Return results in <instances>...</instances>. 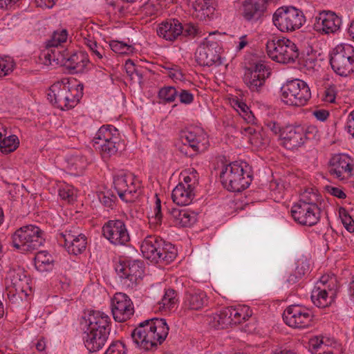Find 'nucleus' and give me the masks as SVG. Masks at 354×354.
<instances>
[{"instance_id": "nucleus-1", "label": "nucleus", "mask_w": 354, "mask_h": 354, "mask_svg": "<svg viewBox=\"0 0 354 354\" xmlns=\"http://www.w3.org/2000/svg\"><path fill=\"white\" fill-rule=\"evenodd\" d=\"M169 327L164 319H151L141 322L131 333L133 342L145 350L160 344L167 337Z\"/></svg>"}, {"instance_id": "nucleus-2", "label": "nucleus", "mask_w": 354, "mask_h": 354, "mask_svg": "<svg viewBox=\"0 0 354 354\" xmlns=\"http://www.w3.org/2000/svg\"><path fill=\"white\" fill-rule=\"evenodd\" d=\"M140 250L145 258L153 263H169L175 259L177 254L176 249L171 243L153 235L147 236L143 240Z\"/></svg>"}, {"instance_id": "nucleus-3", "label": "nucleus", "mask_w": 354, "mask_h": 354, "mask_svg": "<svg viewBox=\"0 0 354 354\" xmlns=\"http://www.w3.org/2000/svg\"><path fill=\"white\" fill-rule=\"evenodd\" d=\"M44 232L35 225L18 228L11 236L12 245L21 252H32L44 245Z\"/></svg>"}, {"instance_id": "nucleus-4", "label": "nucleus", "mask_w": 354, "mask_h": 354, "mask_svg": "<svg viewBox=\"0 0 354 354\" xmlns=\"http://www.w3.org/2000/svg\"><path fill=\"white\" fill-rule=\"evenodd\" d=\"M93 145L104 158H110L124 149L118 129L110 124L102 126L93 140Z\"/></svg>"}, {"instance_id": "nucleus-5", "label": "nucleus", "mask_w": 354, "mask_h": 354, "mask_svg": "<svg viewBox=\"0 0 354 354\" xmlns=\"http://www.w3.org/2000/svg\"><path fill=\"white\" fill-rule=\"evenodd\" d=\"M266 52L271 59L281 64L295 63L299 56L297 45L286 37L269 39Z\"/></svg>"}, {"instance_id": "nucleus-6", "label": "nucleus", "mask_w": 354, "mask_h": 354, "mask_svg": "<svg viewBox=\"0 0 354 354\" xmlns=\"http://www.w3.org/2000/svg\"><path fill=\"white\" fill-rule=\"evenodd\" d=\"M66 41V30L55 31L51 39L47 43L46 48L40 54L39 58L45 65H51L54 67L65 66L66 57V49L62 47V44Z\"/></svg>"}, {"instance_id": "nucleus-7", "label": "nucleus", "mask_w": 354, "mask_h": 354, "mask_svg": "<svg viewBox=\"0 0 354 354\" xmlns=\"http://www.w3.org/2000/svg\"><path fill=\"white\" fill-rule=\"evenodd\" d=\"M66 41V30L55 31L51 39L47 43L46 48L40 54L39 58L45 65H51L54 67L65 66L66 57V49L62 47V44Z\"/></svg>"}, {"instance_id": "nucleus-8", "label": "nucleus", "mask_w": 354, "mask_h": 354, "mask_svg": "<svg viewBox=\"0 0 354 354\" xmlns=\"http://www.w3.org/2000/svg\"><path fill=\"white\" fill-rule=\"evenodd\" d=\"M318 129L314 125H296L286 127L280 134L281 144L288 149L302 146L308 140L315 139Z\"/></svg>"}, {"instance_id": "nucleus-9", "label": "nucleus", "mask_w": 354, "mask_h": 354, "mask_svg": "<svg viewBox=\"0 0 354 354\" xmlns=\"http://www.w3.org/2000/svg\"><path fill=\"white\" fill-rule=\"evenodd\" d=\"M311 97L308 85L303 80L295 79L287 82L281 87V99L291 106H305Z\"/></svg>"}, {"instance_id": "nucleus-10", "label": "nucleus", "mask_w": 354, "mask_h": 354, "mask_svg": "<svg viewBox=\"0 0 354 354\" xmlns=\"http://www.w3.org/2000/svg\"><path fill=\"white\" fill-rule=\"evenodd\" d=\"M303 12L295 7H281L272 15L275 27L283 32H293L299 29L305 23Z\"/></svg>"}, {"instance_id": "nucleus-11", "label": "nucleus", "mask_w": 354, "mask_h": 354, "mask_svg": "<svg viewBox=\"0 0 354 354\" xmlns=\"http://www.w3.org/2000/svg\"><path fill=\"white\" fill-rule=\"evenodd\" d=\"M333 70L340 76L354 72V47L348 44L337 45L330 59Z\"/></svg>"}, {"instance_id": "nucleus-12", "label": "nucleus", "mask_w": 354, "mask_h": 354, "mask_svg": "<svg viewBox=\"0 0 354 354\" xmlns=\"http://www.w3.org/2000/svg\"><path fill=\"white\" fill-rule=\"evenodd\" d=\"M211 175L215 177H252V167L245 162H229L225 157L216 158L212 164Z\"/></svg>"}, {"instance_id": "nucleus-13", "label": "nucleus", "mask_w": 354, "mask_h": 354, "mask_svg": "<svg viewBox=\"0 0 354 354\" xmlns=\"http://www.w3.org/2000/svg\"><path fill=\"white\" fill-rule=\"evenodd\" d=\"M214 35L209 34V37L205 38L196 50V60L201 66H210L221 63L222 48Z\"/></svg>"}, {"instance_id": "nucleus-14", "label": "nucleus", "mask_w": 354, "mask_h": 354, "mask_svg": "<svg viewBox=\"0 0 354 354\" xmlns=\"http://www.w3.org/2000/svg\"><path fill=\"white\" fill-rule=\"evenodd\" d=\"M115 270L122 279V284L131 288L139 282L144 272L142 263L136 260L120 262Z\"/></svg>"}, {"instance_id": "nucleus-15", "label": "nucleus", "mask_w": 354, "mask_h": 354, "mask_svg": "<svg viewBox=\"0 0 354 354\" xmlns=\"http://www.w3.org/2000/svg\"><path fill=\"white\" fill-rule=\"evenodd\" d=\"M111 319L101 311L91 310L84 313L80 322L82 330L98 333H110Z\"/></svg>"}, {"instance_id": "nucleus-16", "label": "nucleus", "mask_w": 354, "mask_h": 354, "mask_svg": "<svg viewBox=\"0 0 354 354\" xmlns=\"http://www.w3.org/2000/svg\"><path fill=\"white\" fill-rule=\"evenodd\" d=\"M102 234L112 245H125L130 235L124 222L120 219L109 220L102 227Z\"/></svg>"}, {"instance_id": "nucleus-17", "label": "nucleus", "mask_w": 354, "mask_h": 354, "mask_svg": "<svg viewBox=\"0 0 354 354\" xmlns=\"http://www.w3.org/2000/svg\"><path fill=\"white\" fill-rule=\"evenodd\" d=\"M342 26V18L335 12L323 10L315 17L313 29L319 35H330L337 33Z\"/></svg>"}, {"instance_id": "nucleus-18", "label": "nucleus", "mask_w": 354, "mask_h": 354, "mask_svg": "<svg viewBox=\"0 0 354 354\" xmlns=\"http://www.w3.org/2000/svg\"><path fill=\"white\" fill-rule=\"evenodd\" d=\"M283 319L290 327L303 328L310 325L313 315L309 309L304 306L292 305L285 310Z\"/></svg>"}, {"instance_id": "nucleus-19", "label": "nucleus", "mask_w": 354, "mask_h": 354, "mask_svg": "<svg viewBox=\"0 0 354 354\" xmlns=\"http://www.w3.org/2000/svg\"><path fill=\"white\" fill-rule=\"evenodd\" d=\"M111 312L118 322L130 319L134 313V308L129 296L122 292L115 293L111 300Z\"/></svg>"}, {"instance_id": "nucleus-20", "label": "nucleus", "mask_w": 354, "mask_h": 354, "mask_svg": "<svg viewBox=\"0 0 354 354\" xmlns=\"http://www.w3.org/2000/svg\"><path fill=\"white\" fill-rule=\"evenodd\" d=\"M320 207H315L300 203L295 204L291 208V215L295 222L301 225L313 226L320 218Z\"/></svg>"}, {"instance_id": "nucleus-21", "label": "nucleus", "mask_w": 354, "mask_h": 354, "mask_svg": "<svg viewBox=\"0 0 354 354\" xmlns=\"http://www.w3.org/2000/svg\"><path fill=\"white\" fill-rule=\"evenodd\" d=\"M113 184L120 198L125 202H131L142 188L140 178H114Z\"/></svg>"}, {"instance_id": "nucleus-22", "label": "nucleus", "mask_w": 354, "mask_h": 354, "mask_svg": "<svg viewBox=\"0 0 354 354\" xmlns=\"http://www.w3.org/2000/svg\"><path fill=\"white\" fill-rule=\"evenodd\" d=\"M198 183L196 178H184L173 189L171 198L173 201L180 206L189 205L194 197L195 185Z\"/></svg>"}, {"instance_id": "nucleus-23", "label": "nucleus", "mask_w": 354, "mask_h": 354, "mask_svg": "<svg viewBox=\"0 0 354 354\" xmlns=\"http://www.w3.org/2000/svg\"><path fill=\"white\" fill-rule=\"evenodd\" d=\"M184 147L188 146L194 152H203L209 146L207 133L201 128H194L185 131L181 136Z\"/></svg>"}, {"instance_id": "nucleus-24", "label": "nucleus", "mask_w": 354, "mask_h": 354, "mask_svg": "<svg viewBox=\"0 0 354 354\" xmlns=\"http://www.w3.org/2000/svg\"><path fill=\"white\" fill-rule=\"evenodd\" d=\"M269 73L263 64H257L252 69H247L243 77V82L252 92H259L264 85Z\"/></svg>"}, {"instance_id": "nucleus-25", "label": "nucleus", "mask_w": 354, "mask_h": 354, "mask_svg": "<svg viewBox=\"0 0 354 354\" xmlns=\"http://www.w3.org/2000/svg\"><path fill=\"white\" fill-rule=\"evenodd\" d=\"M353 160L344 153L335 154L329 161V173L337 177L351 176L353 175Z\"/></svg>"}, {"instance_id": "nucleus-26", "label": "nucleus", "mask_w": 354, "mask_h": 354, "mask_svg": "<svg viewBox=\"0 0 354 354\" xmlns=\"http://www.w3.org/2000/svg\"><path fill=\"white\" fill-rule=\"evenodd\" d=\"M324 277L314 288L312 291L311 300L319 308H325L329 306L335 297V291L331 288L326 290Z\"/></svg>"}, {"instance_id": "nucleus-27", "label": "nucleus", "mask_w": 354, "mask_h": 354, "mask_svg": "<svg viewBox=\"0 0 354 354\" xmlns=\"http://www.w3.org/2000/svg\"><path fill=\"white\" fill-rule=\"evenodd\" d=\"M207 296L202 290L190 289L185 292L183 307L185 310H199L207 305Z\"/></svg>"}, {"instance_id": "nucleus-28", "label": "nucleus", "mask_w": 354, "mask_h": 354, "mask_svg": "<svg viewBox=\"0 0 354 354\" xmlns=\"http://www.w3.org/2000/svg\"><path fill=\"white\" fill-rule=\"evenodd\" d=\"M183 32L182 24L176 19H171L162 22L157 29V33L160 37L171 41L182 36Z\"/></svg>"}, {"instance_id": "nucleus-29", "label": "nucleus", "mask_w": 354, "mask_h": 354, "mask_svg": "<svg viewBox=\"0 0 354 354\" xmlns=\"http://www.w3.org/2000/svg\"><path fill=\"white\" fill-rule=\"evenodd\" d=\"M84 336L85 346L90 352H96L102 348L108 339L109 333H95L90 330H82Z\"/></svg>"}, {"instance_id": "nucleus-30", "label": "nucleus", "mask_w": 354, "mask_h": 354, "mask_svg": "<svg viewBox=\"0 0 354 354\" xmlns=\"http://www.w3.org/2000/svg\"><path fill=\"white\" fill-rule=\"evenodd\" d=\"M89 63L88 55L83 51H77L68 57V73H82Z\"/></svg>"}, {"instance_id": "nucleus-31", "label": "nucleus", "mask_w": 354, "mask_h": 354, "mask_svg": "<svg viewBox=\"0 0 354 354\" xmlns=\"http://www.w3.org/2000/svg\"><path fill=\"white\" fill-rule=\"evenodd\" d=\"M192 17L199 21L206 20L213 14V0H195L192 3Z\"/></svg>"}, {"instance_id": "nucleus-32", "label": "nucleus", "mask_w": 354, "mask_h": 354, "mask_svg": "<svg viewBox=\"0 0 354 354\" xmlns=\"http://www.w3.org/2000/svg\"><path fill=\"white\" fill-rule=\"evenodd\" d=\"M69 241L71 244L68 247V253L77 255L85 250L87 241L84 234L70 230L68 233V242Z\"/></svg>"}, {"instance_id": "nucleus-33", "label": "nucleus", "mask_w": 354, "mask_h": 354, "mask_svg": "<svg viewBox=\"0 0 354 354\" xmlns=\"http://www.w3.org/2000/svg\"><path fill=\"white\" fill-rule=\"evenodd\" d=\"M170 214L174 218L175 224L181 227H189L196 221V214L187 209L172 208Z\"/></svg>"}, {"instance_id": "nucleus-34", "label": "nucleus", "mask_w": 354, "mask_h": 354, "mask_svg": "<svg viewBox=\"0 0 354 354\" xmlns=\"http://www.w3.org/2000/svg\"><path fill=\"white\" fill-rule=\"evenodd\" d=\"M230 315L228 307L224 308L209 317V324L216 329L227 328L231 326Z\"/></svg>"}, {"instance_id": "nucleus-35", "label": "nucleus", "mask_w": 354, "mask_h": 354, "mask_svg": "<svg viewBox=\"0 0 354 354\" xmlns=\"http://www.w3.org/2000/svg\"><path fill=\"white\" fill-rule=\"evenodd\" d=\"M68 109L75 107L83 96V84L77 83L74 78H68Z\"/></svg>"}, {"instance_id": "nucleus-36", "label": "nucleus", "mask_w": 354, "mask_h": 354, "mask_svg": "<svg viewBox=\"0 0 354 354\" xmlns=\"http://www.w3.org/2000/svg\"><path fill=\"white\" fill-rule=\"evenodd\" d=\"M322 196L315 187H305L300 194L299 200L297 203L319 207L322 204Z\"/></svg>"}, {"instance_id": "nucleus-37", "label": "nucleus", "mask_w": 354, "mask_h": 354, "mask_svg": "<svg viewBox=\"0 0 354 354\" xmlns=\"http://www.w3.org/2000/svg\"><path fill=\"white\" fill-rule=\"evenodd\" d=\"M231 321V326L241 324L243 321L247 320L252 316V310L249 306H238L236 307L230 306L228 307Z\"/></svg>"}, {"instance_id": "nucleus-38", "label": "nucleus", "mask_w": 354, "mask_h": 354, "mask_svg": "<svg viewBox=\"0 0 354 354\" xmlns=\"http://www.w3.org/2000/svg\"><path fill=\"white\" fill-rule=\"evenodd\" d=\"M223 186L230 192H241L249 187L251 179L248 178H222Z\"/></svg>"}, {"instance_id": "nucleus-39", "label": "nucleus", "mask_w": 354, "mask_h": 354, "mask_svg": "<svg viewBox=\"0 0 354 354\" xmlns=\"http://www.w3.org/2000/svg\"><path fill=\"white\" fill-rule=\"evenodd\" d=\"M156 202L151 215L149 216V224L150 227L153 230H157L160 227L162 221V214L161 210V201L160 199L156 196Z\"/></svg>"}, {"instance_id": "nucleus-40", "label": "nucleus", "mask_w": 354, "mask_h": 354, "mask_svg": "<svg viewBox=\"0 0 354 354\" xmlns=\"http://www.w3.org/2000/svg\"><path fill=\"white\" fill-rule=\"evenodd\" d=\"M54 232L57 233L56 239L59 244L65 248L66 246V236L65 232L63 231L65 227V223L63 218L59 215H57L53 218Z\"/></svg>"}, {"instance_id": "nucleus-41", "label": "nucleus", "mask_w": 354, "mask_h": 354, "mask_svg": "<svg viewBox=\"0 0 354 354\" xmlns=\"http://www.w3.org/2000/svg\"><path fill=\"white\" fill-rule=\"evenodd\" d=\"M50 90L53 93L55 100V104H57V107H60L62 110H64L63 107L58 104L59 102L63 100L64 106H66V96H65V85L64 80H62L60 82L54 83L50 86Z\"/></svg>"}, {"instance_id": "nucleus-42", "label": "nucleus", "mask_w": 354, "mask_h": 354, "mask_svg": "<svg viewBox=\"0 0 354 354\" xmlns=\"http://www.w3.org/2000/svg\"><path fill=\"white\" fill-rule=\"evenodd\" d=\"M19 145V140L17 136H6L3 140L1 139L0 150L1 153L8 154L15 151L18 148Z\"/></svg>"}, {"instance_id": "nucleus-43", "label": "nucleus", "mask_w": 354, "mask_h": 354, "mask_svg": "<svg viewBox=\"0 0 354 354\" xmlns=\"http://www.w3.org/2000/svg\"><path fill=\"white\" fill-rule=\"evenodd\" d=\"M231 103L234 109L248 123L254 122V116L249 110V108L245 103L239 101L238 99H233Z\"/></svg>"}, {"instance_id": "nucleus-44", "label": "nucleus", "mask_w": 354, "mask_h": 354, "mask_svg": "<svg viewBox=\"0 0 354 354\" xmlns=\"http://www.w3.org/2000/svg\"><path fill=\"white\" fill-rule=\"evenodd\" d=\"M309 349L313 354H333V351L324 344L323 339L318 337L310 339Z\"/></svg>"}, {"instance_id": "nucleus-45", "label": "nucleus", "mask_w": 354, "mask_h": 354, "mask_svg": "<svg viewBox=\"0 0 354 354\" xmlns=\"http://www.w3.org/2000/svg\"><path fill=\"white\" fill-rule=\"evenodd\" d=\"M178 299L176 292L172 289H169L165 291L161 301L158 302V304L160 305L159 308H162L165 311L170 310L174 307Z\"/></svg>"}, {"instance_id": "nucleus-46", "label": "nucleus", "mask_w": 354, "mask_h": 354, "mask_svg": "<svg viewBox=\"0 0 354 354\" xmlns=\"http://www.w3.org/2000/svg\"><path fill=\"white\" fill-rule=\"evenodd\" d=\"M160 66L164 69L162 72L167 74L174 81H181L183 79V74L178 66L171 62H165Z\"/></svg>"}, {"instance_id": "nucleus-47", "label": "nucleus", "mask_w": 354, "mask_h": 354, "mask_svg": "<svg viewBox=\"0 0 354 354\" xmlns=\"http://www.w3.org/2000/svg\"><path fill=\"white\" fill-rule=\"evenodd\" d=\"M10 277L12 286L16 290L24 288V283L28 284V279L23 270L19 269L10 272Z\"/></svg>"}, {"instance_id": "nucleus-48", "label": "nucleus", "mask_w": 354, "mask_h": 354, "mask_svg": "<svg viewBox=\"0 0 354 354\" xmlns=\"http://www.w3.org/2000/svg\"><path fill=\"white\" fill-rule=\"evenodd\" d=\"M109 46L113 52L121 55H129L134 50L132 45L118 40L111 41Z\"/></svg>"}, {"instance_id": "nucleus-49", "label": "nucleus", "mask_w": 354, "mask_h": 354, "mask_svg": "<svg viewBox=\"0 0 354 354\" xmlns=\"http://www.w3.org/2000/svg\"><path fill=\"white\" fill-rule=\"evenodd\" d=\"M339 216L344 227L349 232H354V220L344 207L339 209Z\"/></svg>"}, {"instance_id": "nucleus-50", "label": "nucleus", "mask_w": 354, "mask_h": 354, "mask_svg": "<svg viewBox=\"0 0 354 354\" xmlns=\"http://www.w3.org/2000/svg\"><path fill=\"white\" fill-rule=\"evenodd\" d=\"M14 67V62L10 57H0V77L10 74L13 71Z\"/></svg>"}, {"instance_id": "nucleus-51", "label": "nucleus", "mask_w": 354, "mask_h": 354, "mask_svg": "<svg viewBox=\"0 0 354 354\" xmlns=\"http://www.w3.org/2000/svg\"><path fill=\"white\" fill-rule=\"evenodd\" d=\"M176 95L177 92L175 88L172 86L162 88L158 93L159 98L167 102H174Z\"/></svg>"}, {"instance_id": "nucleus-52", "label": "nucleus", "mask_w": 354, "mask_h": 354, "mask_svg": "<svg viewBox=\"0 0 354 354\" xmlns=\"http://www.w3.org/2000/svg\"><path fill=\"white\" fill-rule=\"evenodd\" d=\"M337 89L335 85L330 84L325 87L322 94V100L325 102L333 103L335 102Z\"/></svg>"}, {"instance_id": "nucleus-53", "label": "nucleus", "mask_w": 354, "mask_h": 354, "mask_svg": "<svg viewBox=\"0 0 354 354\" xmlns=\"http://www.w3.org/2000/svg\"><path fill=\"white\" fill-rule=\"evenodd\" d=\"M245 134H248L249 141L254 147H259L261 145V136L259 132H257L254 128L248 127L244 129Z\"/></svg>"}, {"instance_id": "nucleus-54", "label": "nucleus", "mask_w": 354, "mask_h": 354, "mask_svg": "<svg viewBox=\"0 0 354 354\" xmlns=\"http://www.w3.org/2000/svg\"><path fill=\"white\" fill-rule=\"evenodd\" d=\"M99 198L104 206L113 208L117 197L111 192L107 191L106 192L101 193L99 195Z\"/></svg>"}, {"instance_id": "nucleus-55", "label": "nucleus", "mask_w": 354, "mask_h": 354, "mask_svg": "<svg viewBox=\"0 0 354 354\" xmlns=\"http://www.w3.org/2000/svg\"><path fill=\"white\" fill-rule=\"evenodd\" d=\"M85 44L93 55L96 56L99 59L103 58L104 49L102 46H98L95 41L88 39L85 41Z\"/></svg>"}, {"instance_id": "nucleus-56", "label": "nucleus", "mask_w": 354, "mask_h": 354, "mask_svg": "<svg viewBox=\"0 0 354 354\" xmlns=\"http://www.w3.org/2000/svg\"><path fill=\"white\" fill-rule=\"evenodd\" d=\"M107 350L111 354H126L127 352L124 344L120 341L112 343Z\"/></svg>"}, {"instance_id": "nucleus-57", "label": "nucleus", "mask_w": 354, "mask_h": 354, "mask_svg": "<svg viewBox=\"0 0 354 354\" xmlns=\"http://www.w3.org/2000/svg\"><path fill=\"white\" fill-rule=\"evenodd\" d=\"M183 27V36L194 37L198 33V28L192 24H186Z\"/></svg>"}, {"instance_id": "nucleus-58", "label": "nucleus", "mask_w": 354, "mask_h": 354, "mask_svg": "<svg viewBox=\"0 0 354 354\" xmlns=\"http://www.w3.org/2000/svg\"><path fill=\"white\" fill-rule=\"evenodd\" d=\"M35 265H41V264H49L50 263V257L49 255L44 251H39L37 253L35 257Z\"/></svg>"}, {"instance_id": "nucleus-59", "label": "nucleus", "mask_w": 354, "mask_h": 354, "mask_svg": "<svg viewBox=\"0 0 354 354\" xmlns=\"http://www.w3.org/2000/svg\"><path fill=\"white\" fill-rule=\"evenodd\" d=\"M309 266L308 263L304 260L297 261V266L294 271L301 278L308 271Z\"/></svg>"}, {"instance_id": "nucleus-60", "label": "nucleus", "mask_w": 354, "mask_h": 354, "mask_svg": "<svg viewBox=\"0 0 354 354\" xmlns=\"http://www.w3.org/2000/svg\"><path fill=\"white\" fill-rule=\"evenodd\" d=\"M345 130L350 135L354 137V110L352 111L347 116Z\"/></svg>"}, {"instance_id": "nucleus-61", "label": "nucleus", "mask_w": 354, "mask_h": 354, "mask_svg": "<svg viewBox=\"0 0 354 354\" xmlns=\"http://www.w3.org/2000/svg\"><path fill=\"white\" fill-rule=\"evenodd\" d=\"M325 189L329 194L339 198H345L346 196L345 193L338 187H335L330 185H326L325 187Z\"/></svg>"}, {"instance_id": "nucleus-62", "label": "nucleus", "mask_w": 354, "mask_h": 354, "mask_svg": "<svg viewBox=\"0 0 354 354\" xmlns=\"http://www.w3.org/2000/svg\"><path fill=\"white\" fill-rule=\"evenodd\" d=\"M179 98L180 102L186 104H191L194 100V95L192 93L187 90H182L179 93Z\"/></svg>"}, {"instance_id": "nucleus-63", "label": "nucleus", "mask_w": 354, "mask_h": 354, "mask_svg": "<svg viewBox=\"0 0 354 354\" xmlns=\"http://www.w3.org/2000/svg\"><path fill=\"white\" fill-rule=\"evenodd\" d=\"M266 128L271 131L274 135L281 134L282 133L280 124L274 121H268L266 123Z\"/></svg>"}, {"instance_id": "nucleus-64", "label": "nucleus", "mask_w": 354, "mask_h": 354, "mask_svg": "<svg viewBox=\"0 0 354 354\" xmlns=\"http://www.w3.org/2000/svg\"><path fill=\"white\" fill-rule=\"evenodd\" d=\"M313 114L317 120L322 122L326 120L329 116L328 111L324 109L315 111Z\"/></svg>"}]
</instances>
